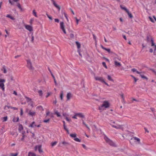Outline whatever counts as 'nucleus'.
Segmentation results:
<instances>
[{"mask_svg":"<svg viewBox=\"0 0 156 156\" xmlns=\"http://www.w3.org/2000/svg\"><path fill=\"white\" fill-rule=\"evenodd\" d=\"M110 106V103L108 101H104L102 104L98 107V109L100 110H103L109 108Z\"/></svg>","mask_w":156,"mask_h":156,"instance_id":"1","label":"nucleus"},{"mask_svg":"<svg viewBox=\"0 0 156 156\" xmlns=\"http://www.w3.org/2000/svg\"><path fill=\"white\" fill-rule=\"evenodd\" d=\"M133 142L136 144H140V139L136 136H134L130 140V142L132 144H133Z\"/></svg>","mask_w":156,"mask_h":156,"instance_id":"2","label":"nucleus"},{"mask_svg":"<svg viewBox=\"0 0 156 156\" xmlns=\"http://www.w3.org/2000/svg\"><path fill=\"white\" fill-rule=\"evenodd\" d=\"M104 139L105 141L110 145L112 146H114L115 145L114 143L112 140L109 139L106 135L104 136Z\"/></svg>","mask_w":156,"mask_h":156,"instance_id":"3","label":"nucleus"},{"mask_svg":"<svg viewBox=\"0 0 156 156\" xmlns=\"http://www.w3.org/2000/svg\"><path fill=\"white\" fill-rule=\"evenodd\" d=\"M94 78L96 80L99 81L103 83L106 85L109 86V85L105 81L104 79L103 78V77L95 76L94 77Z\"/></svg>","mask_w":156,"mask_h":156,"instance_id":"4","label":"nucleus"},{"mask_svg":"<svg viewBox=\"0 0 156 156\" xmlns=\"http://www.w3.org/2000/svg\"><path fill=\"white\" fill-rule=\"evenodd\" d=\"M5 80L4 79H0V88L2 91H4L5 90V85L4 83L5 82Z\"/></svg>","mask_w":156,"mask_h":156,"instance_id":"5","label":"nucleus"},{"mask_svg":"<svg viewBox=\"0 0 156 156\" xmlns=\"http://www.w3.org/2000/svg\"><path fill=\"white\" fill-rule=\"evenodd\" d=\"M111 125L112 126V127L117 129H123V127L122 125H121L119 124L115 125L113 124H111Z\"/></svg>","mask_w":156,"mask_h":156,"instance_id":"6","label":"nucleus"},{"mask_svg":"<svg viewBox=\"0 0 156 156\" xmlns=\"http://www.w3.org/2000/svg\"><path fill=\"white\" fill-rule=\"evenodd\" d=\"M60 28L62 30L64 33L65 34H66V30L65 28L64 23L63 22H61L60 23Z\"/></svg>","mask_w":156,"mask_h":156,"instance_id":"7","label":"nucleus"},{"mask_svg":"<svg viewBox=\"0 0 156 156\" xmlns=\"http://www.w3.org/2000/svg\"><path fill=\"white\" fill-rule=\"evenodd\" d=\"M117 59L119 60H120V59L118 58H116V57L114 58L113 59V60H114L115 65V66H121V64L120 62H118L117 61H116Z\"/></svg>","mask_w":156,"mask_h":156,"instance_id":"8","label":"nucleus"},{"mask_svg":"<svg viewBox=\"0 0 156 156\" xmlns=\"http://www.w3.org/2000/svg\"><path fill=\"white\" fill-rule=\"evenodd\" d=\"M27 66L29 69H33L30 60H27Z\"/></svg>","mask_w":156,"mask_h":156,"instance_id":"9","label":"nucleus"},{"mask_svg":"<svg viewBox=\"0 0 156 156\" xmlns=\"http://www.w3.org/2000/svg\"><path fill=\"white\" fill-rule=\"evenodd\" d=\"M25 28L30 31H32L33 30V27L32 26L26 25L25 26Z\"/></svg>","mask_w":156,"mask_h":156,"instance_id":"10","label":"nucleus"},{"mask_svg":"<svg viewBox=\"0 0 156 156\" xmlns=\"http://www.w3.org/2000/svg\"><path fill=\"white\" fill-rule=\"evenodd\" d=\"M52 3L54 6L59 10H60V7L59 5H58L55 2L54 0H51Z\"/></svg>","mask_w":156,"mask_h":156,"instance_id":"11","label":"nucleus"},{"mask_svg":"<svg viewBox=\"0 0 156 156\" xmlns=\"http://www.w3.org/2000/svg\"><path fill=\"white\" fill-rule=\"evenodd\" d=\"M72 94L70 93H67L66 97L67 99V100H69L70 98L72 97Z\"/></svg>","mask_w":156,"mask_h":156,"instance_id":"12","label":"nucleus"},{"mask_svg":"<svg viewBox=\"0 0 156 156\" xmlns=\"http://www.w3.org/2000/svg\"><path fill=\"white\" fill-rule=\"evenodd\" d=\"M19 0H9V3L12 5H14V2H17Z\"/></svg>","mask_w":156,"mask_h":156,"instance_id":"13","label":"nucleus"},{"mask_svg":"<svg viewBox=\"0 0 156 156\" xmlns=\"http://www.w3.org/2000/svg\"><path fill=\"white\" fill-rule=\"evenodd\" d=\"M37 125L35 124V122H33L29 126V127H30L31 128H33L34 127H36Z\"/></svg>","mask_w":156,"mask_h":156,"instance_id":"14","label":"nucleus"},{"mask_svg":"<svg viewBox=\"0 0 156 156\" xmlns=\"http://www.w3.org/2000/svg\"><path fill=\"white\" fill-rule=\"evenodd\" d=\"M77 116L81 118H83L84 117V116L83 115V114L82 113H77Z\"/></svg>","mask_w":156,"mask_h":156,"instance_id":"15","label":"nucleus"},{"mask_svg":"<svg viewBox=\"0 0 156 156\" xmlns=\"http://www.w3.org/2000/svg\"><path fill=\"white\" fill-rule=\"evenodd\" d=\"M6 17L9 18L12 20H14L15 18L14 17L12 16L11 15L7 14L6 16Z\"/></svg>","mask_w":156,"mask_h":156,"instance_id":"16","label":"nucleus"},{"mask_svg":"<svg viewBox=\"0 0 156 156\" xmlns=\"http://www.w3.org/2000/svg\"><path fill=\"white\" fill-rule=\"evenodd\" d=\"M28 114L30 115L33 116L35 115L36 112L34 111L32 112L30 111L29 112Z\"/></svg>","mask_w":156,"mask_h":156,"instance_id":"17","label":"nucleus"},{"mask_svg":"<svg viewBox=\"0 0 156 156\" xmlns=\"http://www.w3.org/2000/svg\"><path fill=\"white\" fill-rule=\"evenodd\" d=\"M101 47L102 49L107 51L108 52L110 53L111 52L110 49L106 48H105L102 45H101Z\"/></svg>","mask_w":156,"mask_h":156,"instance_id":"18","label":"nucleus"},{"mask_svg":"<svg viewBox=\"0 0 156 156\" xmlns=\"http://www.w3.org/2000/svg\"><path fill=\"white\" fill-rule=\"evenodd\" d=\"M38 150L39 152L40 153H41L43 152V151L41 149V145H38Z\"/></svg>","mask_w":156,"mask_h":156,"instance_id":"19","label":"nucleus"},{"mask_svg":"<svg viewBox=\"0 0 156 156\" xmlns=\"http://www.w3.org/2000/svg\"><path fill=\"white\" fill-rule=\"evenodd\" d=\"M28 156H36V155L33 152H29L28 154Z\"/></svg>","mask_w":156,"mask_h":156,"instance_id":"20","label":"nucleus"},{"mask_svg":"<svg viewBox=\"0 0 156 156\" xmlns=\"http://www.w3.org/2000/svg\"><path fill=\"white\" fill-rule=\"evenodd\" d=\"M132 71L133 72H136L137 74H140L141 73V72H139L137 71L136 69L135 68L132 69H131Z\"/></svg>","mask_w":156,"mask_h":156,"instance_id":"21","label":"nucleus"},{"mask_svg":"<svg viewBox=\"0 0 156 156\" xmlns=\"http://www.w3.org/2000/svg\"><path fill=\"white\" fill-rule=\"evenodd\" d=\"M17 6L20 9L21 11H23V9L22 8L21 5L19 3H17Z\"/></svg>","mask_w":156,"mask_h":156,"instance_id":"22","label":"nucleus"},{"mask_svg":"<svg viewBox=\"0 0 156 156\" xmlns=\"http://www.w3.org/2000/svg\"><path fill=\"white\" fill-rule=\"evenodd\" d=\"M140 76L141 77L144 79H145L147 80L148 79V78L146 77V76H144V75L141 74V73L140 74Z\"/></svg>","mask_w":156,"mask_h":156,"instance_id":"23","label":"nucleus"},{"mask_svg":"<svg viewBox=\"0 0 156 156\" xmlns=\"http://www.w3.org/2000/svg\"><path fill=\"white\" fill-rule=\"evenodd\" d=\"M2 70H3V73H5L7 72L5 66H2Z\"/></svg>","mask_w":156,"mask_h":156,"instance_id":"24","label":"nucleus"},{"mask_svg":"<svg viewBox=\"0 0 156 156\" xmlns=\"http://www.w3.org/2000/svg\"><path fill=\"white\" fill-rule=\"evenodd\" d=\"M120 7L121 8V9L124 10L126 12H128V11L129 10L127 9L126 7H122V5H120Z\"/></svg>","mask_w":156,"mask_h":156,"instance_id":"25","label":"nucleus"},{"mask_svg":"<svg viewBox=\"0 0 156 156\" xmlns=\"http://www.w3.org/2000/svg\"><path fill=\"white\" fill-rule=\"evenodd\" d=\"M126 12L127 13L128 15L130 18H132L133 17V16L131 13L129 12V10L128 11V12Z\"/></svg>","mask_w":156,"mask_h":156,"instance_id":"26","label":"nucleus"},{"mask_svg":"<svg viewBox=\"0 0 156 156\" xmlns=\"http://www.w3.org/2000/svg\"><path fill=\"white\" fill-rule=\"evenodd\" d=\"M19 120V117H17V118H14L12 120V121L13 122H17Z\"/></svg>","mask_w":156,"mask_h":156,"instance_id":"27","label":"nucleus"},{"mask_svg":"<svg viewBox=\"0 0 156 156\" xmlns=\"http://www.w3.org/2000/svg\"><path fill=\"white\" fill-rule=\"evenodd\" d=\"M108 79L109 81H112V82L114 81L113 80L112 78L111 77V76H110V75H108Z\"/></svg>","mask_w":156,"mask_h":156,"instance_id":"28","label":"nucleus"},{"mask_svg":"<svg viewBox=\"0 0 156 156\" xmlns=\"http://www.w3.org/2000/svg\"><path fill=\"white\" fill-rule=\"evenodd\" d=\"M70 136L73 138H76V134L75 133L71 134H70Z\"/></svg>","mask_w":156,"mask_h":156,"instance_id":"29","label":"nucleus"},{"mask_svg":"<svg viewBox=\"0 0 156 156\" xmlns=\"http://www.w3.org/2000/svg\"><path fill=\"white\" fill-rule=\"evenodd\" d=\"M63 92L62 91H61L60 93V98H61V99L62 100L63 99Z\"/></svg>","mask_w":156,"mask_h":156,"instance_id":"30","label":"nucleus"},{"mask_svg":"<svg viewBox=\"0 0 156 156\" xmlns=\"http://www.w3.org/2000/svg\"><path fill=\"white\" fill-rule=\"evenodd\" d=\"M55 114H56L57 115V116L58 117H59L61 116V115L60 113L57 111H56L55 112Z\"/></svg>","mask_w":156,"mask_h":156,"instance_id":"31","label":"nucleus"},{"mask_svg":"<svg viewBox=\"0 0 156 156\" xmlns=\"http://www.w3.org/2000/svg\"><path fill=\"white\" fill-rule=\"evenodd\" d=\"M2 119H3V120H2L3 122H5L7 121V119H8L7 116H6L5 117H4L2 118Z\"/></svg>","mask_w":156,"mask_h":156,"instance_id":"32","label":"nucleus"},{"mask_svg":"<svg viewBox=\"0 0 156 156\" xmlns=\"http://www.w3.org/2000/svg\"><path fill=\"white\" fill-rule=\"evenodd\" d=\"M33 15L36 17H37V13L35 12V10H33Z\"/></svg>","mask_w":156,"mask_h":156,"instance_id":"33","label":"nucleus"},{"mask_svg":"<svg viewBox=\"0 0 156 156\" xmlns=\"http://www.w3.org/2000/svg\"><path fill=\"white\" fill-rule=\"evenodd\" d=\"M18 154V153H11L10 154V155L11 156H17Z\"/></svg>","mask_w":156,"mask_h":156,"instance_id":"34","label":"nucleus"},{"mask_svg":"<svg viewBox=\"0 0 156 156\" xmlns=\"http://www.w3.org/2000/svg\"><path fill=\"white\" fill-rule=\"evenodd\" d=\"M23 126L21 125H20L19 126V130L20 131L23 130Z\"/></svg>","mask_w":156,"mask_h":156,"instance_id":"35","label":"nucleus"},{"mask_svg":"<svg viewBox=\"0 0 156 156\" xmlns=\"http://www.w3.org/2000/svg\"><path fill=\"white\" fill-rule=\"evenodd\" d=\"M57 143V142L56 141H55L53 142H52L51 144V146L52 147H53V146H54Z\"/></svg>","mask_w":156,"mask_h":156,"instance_id":"36","label":"nucleus"},{"mask_svg":"<svg viewBox=\"0 0 156 156\" xmlns=\"http://www.w3.org/2000/svg\"><path fill=\"white\" fill-rule=\"evenodd\" d=\"M7 107L8 108H10L13 109L14 110H17L18 109V108L16 107H11V106H7Z\"/></svg>","mask_w":156,"mask_h":156,"instance_id":"37","label":"nucleus"},{"mask_svg":"<svg viewBox=\"0 0 156 156\" xmlns=\"http://www.w3.org/2000/svg\"><path fill=\"white\" fill-rule=\"evenodd\" d=\"M76 45H77V47L78 48H79L80 47V44L77 41H76Z\"/></svg>","mask_w":156,"mask_h":156,"instance_id":"38","label":"nucleus"},{"mask_svg":"<svg viewBox=\"0 0 156 156\" xmlns=\"http://www.w3.org/2000/svg\"><path fill=\"white\" fill-rule=\"evenodd\" d=\"M38 93L40 96H42L43 95L42 91L41 90H39L38 91Z\"/></svg>","mask_w":156,"mask_h":156,"instance_id":"39","label":"nucleus"},{"mask_svg":"<svg viewBox=\"0 0 156 156\" xmlns=\"http://www.w3.org/2000/svg\"><path fill=\"white\" fill-rule=\"evenodd\" d=\"M74 140H75V141H77V142H81V140L79 139V138H75L74 139Z\"/></svg>","mask_w":156,"mask_h":156,"instance_id":"40","label":"nucleus"},{"mask_svg":"<svg viewBox=\"0 0 156 156\" xmlns=\"http://www.w3.org/2000/svg\"><path fill=\"white\" fill-rule=\"evenodd\" d=\"M83 123L86 127L88 129H89V130H90V128L88 127L87 125L84 122V121H83Z\"/></svg>","mask_w":156,"mask_h":156,"instance_id":"41","label":"nucleus"},{"mask_svg":"<svg viewBox=\"0 0 156 156\" xmlns=\"http://www.w3.org/2000/svg\"><path fill=\"white\" fill-rule=\"evenodd\" d=\"M37 108H39V109L41 111H43L44 110V109H43L42 107L41 106L37 107Z\"/></svg>","mask_w":156,"mask_h":156,"instance_id":"42","label":"nucleus"},{"mask_svg":"<svg viewBox=\"0 0 156 156\" xmlns=\"http://www.w3.org/2000/svg\"><path fill=\"white\" fill-rule=\"evenodd\" d=\"M77 115V114H76V113L72 117V118L74 119H77V115Z\"/></svg>","mask_w":156,"mask_h":156,"instance_id":"43","label":"nucleus"},{"mask_svg":"<svg viewBox=\"0 0 156 156\" xmlns=\"http://www.w3.org/2000/svg\"><path fill=\"white\" fill-rule=\"evenodd\" d=\"M25 98L26 99L27 101V102H29L31 101V99L30 98L27 97V96H25Z\"/></svg>","mask_w":156,"mask_h":156,"instance_id":"44","label":"nucleus"},{"mask_svg":"<svg viewBox=\"0 0 156 156\" xmlns=\"http://www.w3.org/2000/svg\"><path fill=\"white\" fill-rule=\"evenodd\" d=\"M102 64L103 66L105 67V68L106 69H107V67L106 65V63L105 62H103L102 63Z\"/></svg>","mask_w":156,"mask_h":156,"instance_id":"45","label":"nucleus"},{"mask_svg":"<svg viewBox=\"0 0 156 156\" xmlns=\"http://www.w3.org/2000/svg\"><path fill=\"white\" fill-rule=\"evenodd\" d=\"M50 121V119H48L46 120H44L43 121L44 122L47 123V122H49Z\"/></svg>","mask_w":156,"mask_h":156,"instance_id":"46","label":"nucleus"},{"mask_svg":"<svg viewBox=\"0 0 156 156\" xmlns=\"http://www.w3.org/2000/svg\"><path fill=\"white\" fill-rule=\"evenodd\" d=\"M75 19L76 21V25H78V24L79 23V20H78L76 17H75Z\"/></svg>","mask_w":156,"mask_h":156,"instance_id":"47","label":"nucleus"},{"mask_svg":"<svg viewBox=\"0 0 156 156\" xmlns=\"http://www.w3.org/2000/svg\"><path fill=\"white\" fill-rule=\"evenodd\" d=\"M34 21V19H31L30 21V24L32 25L33 23V22Z\"/></svg>","mask_w":156,"mask_h":156,"instance_id":"48","label":"nucleus"},{"mask_svg":"<svg viewBox=\"0 0 156 156\" xmlns=\"http://www.w3.org/2000/svg\"><path fill=\"white\" fill-rule=\"evenodd\" d=\"M62 143L64 145L69 144L68 143L66 142L65 141H63Z\"/></svg>","mask_w":156,"mask_h":156,"instance_id":"49","label":"nucleus"},{"mask_svg":"<svg viewBox=\"0 0 156 156\" xmlns=\"http://www.w3.org/2000/svg\"><path fill=\"white\" fill-rule=\"evenodd\" d=\"M70 37L71 38H73L74 37V35L73 34H71L70 35Z\"/></svg>","mask_w":156,"mask_h":156,"instance_id":"50","label":"nucleus"},{"mask_svg":"<svg viewBox=\"0 0 156 156\" xmlns=\"http://www.w3.org/2000/svg\"><path fill=\"white\" fill-rule=\"evenodd\" d=\"M151 46H154V41L152 39H151Z\"/></svg>","mask_w":156,"mask_h":156,"instance_id":"51","label":"nucleus"},{"mask_svg":"<svg viewBox=\"0 0 156 156\" xmlns=\"http://www.w3.org/2000/svg\"><path fill=\"white\" fill-rule=\"evenodd\" d=\"M149 19H150V21L152 22H154V21L153 19L151 17H149Z\"/></svg>","mask_w":156,"mask_h":156,"instance_id":"52","label":"nucleus"},{"mask_svg":"<svg viewBox=\"0 0 156 156\" xmlns=\"http://www.w3.org/2000/svg\"><path fill=\"white\" fill-rule=\"evenodd\" d=\"M47 15L48 17V18L50 20H52V17L51 16H49L48 15V14H47Z\"/></svg>","mask_w":156,"mask_h":156,"instance_id":"53","label":"nucleus"},{"mask_svg":"<svg viewBox=\"0 0 156 156\" xmlns=\"http://www.w3.org/2000/svg\"><path fill=\"white\" fill-rule=\"evenodd\" d=\"M93 39H94V40H95L96 41V37L95 36V35L94 34H93Z\"/></svg>","mask_w":156,"mask_h":156,"instance_id":"54","label":"nucleus"},{"mask_svg":"<svg viewBox=\"0 0 156 156\" xmlns=\"http://www.w3.org/2000/svg\"><path fill=\"white\" fill-rule=\"evenodd\" d=\"M23 114V110L22 108H21L20 109V115H22Z\"/></svg>","mask_w":156,"mask_h":156,"instance_id":"55","label":"nucleus"},{"mask_svg":"<svg viewBox=\"0 0 156 156\" xmlns=\"http://www.w3.org/2000/svg\"><path fill=\"white\" fill-rule=\"evenodd\" d=\"M66 121L68 122H70L71 121V119H69L67 117H66Z\"/></svg>","mask_w":156,"mask_h":156,"instance_id":"56","label":"nucleus"},{"mask_svg":"<svg viewBox=\"0 0 156 156\" xmlns=\"http://www.w3.org/2000/svg\"><path fill=\"white\" fill-rule=\"evenodd\" d=\"M34 37L33 35L32 36V37H31V42L33 43L34 42Z\"/></svg>","mask_w":156,"mask_h":156,"instance_id":"57","label":"nucleus"},{"mask_svg":"<svg viewBox=\"0 0 156 156\" xmlns=\"http://www.w3.org/2000/svg\"><path fill=\"white\" fill-rule=\"evenodd\" d=\"M55 22L58 23L59 22V20L58 19H55Z\"/></svg>","mask_w":156,"mask_h":156,"instance_id":"58","label":"nucleus"},{"mask_svg":"<svg viewBox=\"0 0 156 156\" xmlns=\"http://www.w3.org/2000/svg\"><path fill=\"white\" fill-rule=\"evenodd\" d=\"M63 116H64V117H66H66H67V116H68V115L66 113H63Z\"/></svg>","mask_w":156,"mask_h":156,"instance_id":"59","label":"nucleus"},{"mask_svg":"<svg viewBox=\"0 0 156 156\" xmlns=\"http://www.w3.org/2000/svg\"><path fill=\"white\" fill-rule=\"evenodd\" d=\"M121 98H122V99H123V100H124V95L123 94H122L121 95Z\"/></svg>","mask_w":156,"mask_h":156,"instance_id":"60","label":"nucleus"},{"mask_svg":"<svg viewBox=\"0 0 156 156\" xmlns=\"http://www.w3.org/2000/svg\"><path fill=\"white\" fill-rule=\"evenodd\" d=\"M24 138V135L23 134L22 138H21V140L22 141H23Z\"/></svg>","mask_w":156,"mask_h":156,"instance_id":"61","label":"nucleus"},{"mask_svg":"<svg viewBox=\"0 0 156 156\" xmlns=\"http://www.w3.org/2000/svg\"><path fill=\"white\" fill-rule=\"evenodd\" d=\"M63 126H64V129L65 130H66L67 129H68L67 128H66V126L65 125H63Z\"/></svg>","mask_w":156,"mask_h":156,"instance_id":"62","label":"nucleus"},{"mask_svg":"<svg viewBox=\"0 0 156 156\" xmlns=\"http://www.w3.org/2000/svg\"><path fill=\"white\" fill-rule=\"evenodd\" d=\"M30 105L31 106H32V107H33V102L32 101H31L30 103Z\"/></svg>","mask_w":156,"mask_h":156,"instance_id":"63","label":"nucleus"},{"mask_svg":"<svg viewBox=\"0 0 156 156\" xmlns=\"http://www.w3.org/2000/svg\"><path fill=\"white\" fill-rule=\"evenodd\" d=\"M50 113V112H49V111H48L46 112V115L47 116H48L49 115V114Z\"/></svg>","mask_w":156,"mask_h":156,"instance_id":"64","label":"nucleus"}]
</instances>
